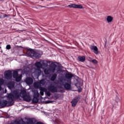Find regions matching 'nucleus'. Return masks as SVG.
Here are the masks:
<instances>
[{"instance_id":"14","label":"nucleus","mask_w":124,"mask_h":124,"mask_svg":"<svg viewBox=\"0 0 124 124\" xmlns=\"http://www.w3.org/2000/svg\"><path fill=\"white\" fill-rule=\"evenodd\" d=\"M91 49L93 50L94 51V54L96 55H98V48H97V46H93L91 47Z\"/></svg>"},{"instance_id":"26","label":"nucleus","mask_w":124,"mask_h":124,"mask_svg":"<svg viewBox=\"0 0 124 124\" xmlns=\"http://www.w3.org/2000/svg\"><path fill=\"white\" fill-rule=\"evenodd\" d=\"M26 123H27V124H33V121H32V120L30 119L27 120Z\"/></svg>"},{"instance_id":"27","label":"nucleus","mask_w":124,"mask_h":124,"mask_svg":"<svg viewBox=\"0 0 124 124\" xmlns=\"http://www.w3.org/2000/svg\"><path fill=\"white\" fill-rule=\"evenodd\" d=\"M42 68L44 67H47L48 66V64L47 63L44 62V61H42Z\"/></svg>"},{"instance_id":"35","label":"nucleus","mask_w":124,"mask_h":124,"mask_svg":"<svg viewBox=\"0 0 124 124\" xmlns=\"http://www.w3.org/2000/svg\"><path fill=\"white\" fill-rule=\"evenodd\" d=\"M6 17H8V16L6 14H5L4 16H3V18H6Z\"/></svg>"},{"instance_id":"32","label":"nucleus","mask_w":124,"mask_h":124,"mask_svg":"<svg viewBox=\"0 0 124 124\" xmlns=\"http://www.w3.org/2000/svg\"><path fill=\"white\" fill-rule=\"evenodd\" d=\"M46 93L47 96H51V93L49 91H47L46 92Z\"/></svg>"},{"instance_id":"17","label":"nucleus","mask_w":124,"mask_h":124,"mask_svg":"<svg viewBox=\"0 0 124 124\" xmlns=\"http://www.w3.org/2000/svg\"><path fill=\"white\" fill-rule=\"evenodd\" d=\"M62 84L65 89H66V90H70L71 88V85L70 84L67 83H65V84L63 83Z\"/></svg>"},{"instance_id":"19","label":"nucleus","mask_w":124,"mask_h":124,"mask_svg":"<svg viewBox=\"0 0 124 124\" xmlns=\"http://www.w3.org/2000/svg\"><path fill=\"white\" fill-rule=\"evenodd\" d=\"M113 17H112V16H108L107 17V21L108 22V23H111V22H112V21H113Z\"/></svg>"},{"instance_id":"31","label":"nucleus","mask_w":124,"mask_h":124,"mask_svg":"<svg viewBox=\"0 0 124 124\" xmlns=\"http://www.w3.org/2000/svg\"><path fill=\"white\" fill-rule=\"evenodd\" d=\"M53 101H50V100H47L45 101V103L46 104H49V103H52Z\"/></svg>"},{"instance_id":"33","label":"nucleus","mask_w":124,"mask_h":124,"mask_svg":"<svg viewBox=\"0 0 124 124\" xmlns=\"http://www.w3.org/2000/svg\"><path fill=\"white\" fill-rule=\"evenodd\" d=\"M41 91L40 92V93L41 95H43L44 94V93H43V91H42V89H40Z\"/></svg>"},{"instance_id":"3","label":"nucleus","mask_w":124,"mask_h":124,"mask_svg":"<svg viewBox=\"0 0 124 124\" xmlns=\"http://www.w3.org/2000/svg\"><path fill=\"white\" fill-rule=\"evenodd\" d=\"M35 65L36 66L37 68L38 69H36L35 71H34L33 73V74L35 75V77H37V78H38L39 76H40V75L42 72L41 71V70L40 69V68H42V64L41 63V62H35Z\"/></svg>"},{"instance_id":"29","label":"nucleus","mask_w":124,"mask_h":124,"mask_svg":"<svg viewBox=\"0 0 124 124\" xmlns=\"http://www.w3.org/2000/svg\"><path fill=\"white\" fill-rule=\"evenodd\" d=\"M92 62L94 63V64H96V63H97L98 62H97V60L95 59H93L92 60Z\"/></svg>"},{"instance_id":"4","label":"nucleus","mask_w":124,"mask_h":124,"mask_svg":"<svg viewBox=\"0 0 124 124\" xmlns=\"http://www.w3.org/2000/svg\"><path fill=\"white\" fill-rule=\"evenodd\" d=\"M21 94L22 95V98H23V100L25 101H27L28 102H30V101H31V98L30 95H28L27 94V91H26V90H22L21 91Z\"/></svg>"},{"instance_id":"34","label":"nucleus","mask_w":124,"mask_h":124,"mask_svg":"<svg viewBox=\"0 0 124 124\" xmlns=\"http://www.w3.org/2000/svg\"><path fill=\"white\" fill-rule=\"evenodd\" d=\"M82 88H80V89L78 90V93H81L82 92Z\"/></svg>"},{"instance_id":"1","label":"nucleus","mask_w":124,"mask_h":124,"mask_svg":"<svg viewBox=\"0 0 124 124\" xmlns=\"http://www.w3.org/2000/svg\"><path fill=\"white\" fill-rule=\"evenodd\" d=\"M27 55L28 57H31V58L39 59L43 55V52L40 50H35L34 49L30 48L27 50Z\"/></svg>"},{"instance_id":"2","label":"nucleus","mask_w":124,"mask_h":124,"mask_svg":"<svg viewBox=\"0 0 124 124\" xmlns=\"http://www.w3.org/2000/svg\"><path fill=\"white\" fill-rule=\"evenodd\" d=\"M7 97L9 100L10 105H14V103L15 102L14 100L20 98V93L18 91H14L13 92V94L11 93H9Z\"/></svg>"},{"instance_id":"23","label":"nucleus","mask_w":124,"mask_h":124,"mask_svg":"<svg viewBox=\"0 0 124 124\" xmlns=\"http://www.w3.org/2000/svg\"><path fill=\"white\" fill-rule=\"evenodd\" d=\"M15 79H16V82H20L21 80H22V75L20 76L19 77V76H17L16 78H15Z\"/></svg>"},{"instance_id":"20","label":"nucleus","mask_w":124,"mask_h":124,"mask_svg":"<svg viewBox=\"0 0 124 124\" xmlns=\"http://www.w3.org/2000/svg\"><path fill=\"white\" fill-rule=\"evenodd\" d=\"M34 87L35 88H37V89H38V88H40L41 87V85L40 84V82H34Z\"/></svg>"},{"instance_id":"16","label":"nucleus","mask_w":124,"mask_h":124,"mask_svg":"<svg viewBox=\"0 0 124 124\" xmlns=\"http://www.w3.org/2000/svg\"><path fill=\"white\" fill-rule=\"evenodd\" d=\"M15 124H26V122L24 121L23 119L18 121L16 120L14 121Z\"/></svg>"},{"instance_id":"12","label":"nucleus","mask_w":124,"mask_h":124,"mask_svg":"<svg viewBox=\"0 0 124 124\" xmlns=\"http://www.w3.org/2000/svg\"><path fill=\"white\" fill-rule=\"evenodd\" d=\"M7 86L8 88H9V89H10V90H12V89H13V88L15 87V82L13 81H10L8 83Z\"/></svg>"},{"instance_id":"22","label":"nucleus","mask_w":124,"mask_h":124,"mask_svg":"<svg viewBox=\"0 0 124 124\" xmlns=\"http://www.w3.org/2000/svg\"><path fill=\"white\" fill-rule=\"evenodd\" d=\"M57 76L58 75H57V74H53L50 78L51 81H54L55 80H56Z\"/></svg>"},{"instance_id":"39","label":"nucleus","mask_w":124,"mask_h":124,"mask_svg":"<svg viewBox=\"0 0 124 124\" xmlns=\"http://www.w3.org/2000/svg\"><path fill=\"white\" fill-rule=\"evenodd\" d=\"M61 82H62V80H61Z\"/></svg>"},{"instance_id":"13","label":"nucleus","mask_w":124,"mask_h":124,"mask_svg":"<svg viewBox=\"0 0 124 124\" xmlns=\"http://www.w3.org/2000/svg\"><path fill=\"white\" fill-rule=\"evenodd\" d=\"M26 83L27 85H31L33 83V79L31 78L28 77L26 79Z\"/></svg>"},{"instance_id":"7","label":"nucleus","mask_w":124,"mask_h":124,"mask_svg":"<svg viewBox=\"0 0 124 124\" xmlns=\"http://www.w3.org/2000/svg\"><path fill=\"white\" fill-rule=\"evenodd\" d=\"M48 90L49 92L53 93H58V88L54 85L49 86L48 87Z\"/></svg>"},{"instance_id":"21","label":"nucleus","mask_w":124,"mask_h":124,"mask_svg":"<svg viewBox=\"0 0 124 124\" xmlns=\"http://www.w3.org/2000/svg\"><path fill=\"white\" fill-rule=\"evenodd\" d=\"M73 77V75L70 74H67L65 75V78L68 80H71V78Z\"/></svg>"},{"instance_id":"25","label":"nucleus","mask_w":124,"mask_h":124,"mask_svg":"<svg viewBox=\"0 0 124 124\" xmlns=\"http://www.w3.org/2000/svg\"><path fill=\"white\" fill-rule=\"evenodd\" d=\"M39 82L41 86H44L45 85V79H41Z\"/></svg>"},{"instance_id":"6","label":"nucleus","mask_w":124,"mask_h":124,"mask_svg":"<svg viewBox=\"0 0 124 124\" xmlns=\"http://www.w3.org/2000/svg\"><path fill=\"white\" fill-rule=\"evenodd\" d=\"M8 101L6 100H3L2 101H0V107L1 108H4V107H6L7 105L8 106H12L13 105H10L9 104V100L7 98Z\"/></svg>"},{"instance_id":"38","label":"nucleus","mask_w":124,"mask_h":124,"mask_svg":"<svg viewBox=\"0 0 124 124\" xmlns=\"http://www.w3.org/2000/svg\"><path fill=\"white\" fill-rule=\"evenodd\" d=\"M60 72V70H58L57 72Z\"/></svg>"},{"instance_id":"24","label":"nucleus","mask_w":124,"mask_h":124,"mask_svg":"<svg viewBox=\"0 0 124 124\" xmlns=\"http://www.w3.org/2000/svg\"><path fill=\"white\" fill-rule=\"evenodd\" d=\"M50 69H45L44 70V73L46 75H48V74H50Z\"/></svg>"},{"instance_id":"37","label":"nucleus","mask_w":124,"mask_h":124,"mask_svg":"<svg viewBox=\"0 0 124 124\" xmlns=\"http://www.w3.org/2000/svg\"><path fill=\"white\" fill-rule=\"evenodd\" d=\"M2 90V87L0 85V92Z\"/></svg>"},{"instance_id":"18","label":"nucleus","mask_w":124,"mask_h":124,"mask_svg":"<svg viewBox=\"0 0 124 124\" xmlns=\"http://www.w3.org/2000/svg\"><path fill=\"white\" fill-rule=\"evenodd\" d=\"M13 77L15 79V78H17L18 76H19V74H18V71L17 70L13 71Z\"/></svg>"},{"instance_id":"11","label":"nucleus","mask_w":124,"mask_h":124,"mask_svg":"<svg viewBox=\"0 0 124 124\" xmlns=\"http://www.w3.org/2000/svg\"><path fill=\"white\" fill-rule=\"evenodd\" d=\"M39 96V93L37 92L35 93V96L32 99L33 103H38V97Z\"/></svg>"},{"instance_id":"5","label":"nucleus","mask_w":124,"mask_h":124,"mask_svg":"<svg viewBox=\"0 0 124 124\" xmlns=\"http://www.w3.org/2000/svg\"><path fill=\"white\" fill-rule=\"evenodd\" d=\"M12 72H13V70H8L4 72V76L6 80H12Z\"/></svg>"},{"instance_id":"15","label":"nucleus","mask_w":124,"mask_h":124,"mask_svg":"<svg viewBox=\"0 0 124 124\" xmlns=\"http://www.w3.org/2000/svg\"><path fill=\"white\" fill-rule=\"evenodd\" d=\"M78 62H84L86 61V57L83 56H78Z\"/></svg>"},{"instance_id":"28","label":"nucleus","mask_w":124,"mask_h":124,"mask_svg":"<svg viewBox=\"0 0 124 124\" xmlns=\"http://www.w3.org/2000/svg\"><path fill=\"white\" fill-rule=\"evenodd\" d=\"M4 84V79L3 78H0V86H2Z\"/></svg>"},{"instance_id":"8","label":"nucleus","mask_w":124,"mask_h":124,"mask_svg":"<svg viewBox=\"0 0 124 124\" xmlns=\"http://www.w3.org/2000/svg\"><path fill=\"white\" fill-rule=\"evenodd\" d=\"M67 7H70V8H78L79 9H83V6L80 4H71L67 6Z\"/></svg>"},{"instance_id":"10","label":"nucleus","mask_w":124,"mask_h":124,"mask_svg":"<svg viewBox=\"0 0 124 124\" xmlns=\"http://www.w3.org/2000/svg\"><path fill=\"white\" fill-rule=\"evenodd\" d=\"M78 101H79V98L78 97L73 99L71 102L72 107H75L77 105Z\"/></svg>"},{"instance_id":"36","label":"nucleus","mask_w":124,"mask_h":124,"mask_svg":"<svg viewBox=\"0 0 124 124\" xmlns=\"http://www.w3.org/2000/svg\"><path fill=\"white\" fill-rule=\"evenodd\" d=\"M60 92L61 93H64V90H61Z\"/></svg>"},{"instance_id":"9","label":"nucleus","mask_w":124,"mask_h":124,"mask_svg":"<svg viewBox=\"0 0 124 124\" xmlns=\"http://www.w3.org/2000/svg\"><path fill=\"white\" fill-rule=\"evenodd\" d=\"M57 64H56L55 63L52 62L50 65V70L51 71V72H55L56 71V68H57Z\"/></svg>"},{"instance_id":"30","label":"nucleus","mask_w":124,"mask_h":124,"mask_svg":"<svg viewBox=\"0 0 124 124\" xmlns=\"http://www.w3.org/2000/svg\"><path fill=\"white\" fill-rule=\"evenodd\" d=\"M6 49L7 50H10L11 49V46L10 45H7L6 46Z\"/></svg>"}]
</instances>
